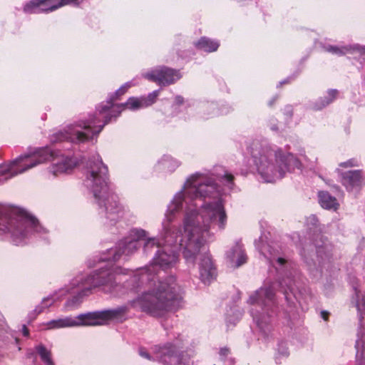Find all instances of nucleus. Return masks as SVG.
<instances>
[{
	"instance_id": "nucleus-1",
	"label": "nucleus",
	"mask_w": 365,
	"mask_h": 365,
	"mask_svg": "<svg viewBox=\"0 0 365 365\" xmlns=\"http://www.w3.org/2000/svg\"><path fill=\"white\" fill-rule=\"evenodd\" d=\"M220 195L207 175L196 173L187 178L170 202L166 213L171 222L177 212L185 209L182 225L165 227L163 244L153 259L155 265L163 269L173 267L178 262L179 250L187 263L195 262L200 249L212 240L211 230L217 226L223 230L227 225V216Z\"/></svg>"
},
{
	"instance_id": "nucleus-2",
	"label": "nucleus",
	"mask_w": 365,
	"mask_h": 365,
	"mask_svg": "<svg viewBox=\"0 0 365 365\" xmlns=\"http://www.w3.org/2000/svg\"><path fill=\"white\" fill-rule=\"evenodd\" d=\"M137 248V239L134 235L133 237H127L120 242L118 246L112 247L103 254L101 260L106 262L107 264L101 266L98 269L91 272L90 274H81L77 276L71 282L73 287H78V293L76 296L66 301L65 303V309L71 311L81 304L82 299L85 296L91 294L95 288H100L101 290L106 294H109L115 297H120L128 292L119 284L116 282L117 274H130L132 277L128 283L131 287L130 292L133 294L137 292L135 274L134 272H130L128 269H123L119 267H114L113 262H118L120 260H127L128 256L134 253Z\"/></svg>"
},
{
	"instance_id": "nucleus-3",
	"label": "nucleus",
	"mask_w": 365,
	"mask_h": 365,
	"mask_svg": "<svg viewBox=\"0 0 365 365\" xmlns=\"http://www.w3.org/2000/svg\"><path fill=\"white\" fill-rule=\"evenodd\" d=\"M133 86H135L133 81L125 83L109 96L106 102L100 104L96 111L89 115L88 119H81L67 125L63 130L53 133L50 136V140L52 143L66 140L73 143H82L97 137L103 127L113 118H117L123 110L137 109L135 97L130 98L125 103L113 104V101L119 99Z\"/></svg>"
},
{
	"instance_id": "nucleus-4",
	"label": "nucleus",
	"mask_w": 365,
	"mask_h": 365,
	"mask_svg": "<svg viewBox=\"0 0 365 365\" xmlns=\"http://www.w3.org/2000/svg\"><path fill=\"white\" fill-rule=\"evenodd\" d=\"M83 184L93 194L106 224L114 225L124 217L125 209L108 185V168L98 153L88 163Z\"/></svg>"
},
{
	"instance_id": "nucleus-5",
	"label": "nucleus",
	"mask_w": 365,
	"mask_h": 365,
	"mask_svg": "<svg viewBox=\"0 0 365 365\" xmlns=\"http://www.w3.org/2000/svg\"><path fill=\"white\" fill-rule=\"evenodd\" d=\"M51 161L49 175L56 177L66 174L77 166L78 160L69 154L48 147L36 148L32 153L21 155L8 165L0 166V183L46 161Z\"/></svg>"
},
{
	"instance_id": "nucleus-6",
	"label": "nucleus",
	"mask_w": 365,
	"mask_h": 365,
	"mask_svg": "<svg viewBox=\"0 0 365 365\" xmlns=\"http://www.w3.org/2000/svg\"><path fill=\"white\" fill-rule=\"evenodd\" d=\"M257 172L266 182H274L282 178L287 171L300 168L301 163L291 153L282 154L266 140H253L248 148Z\"/></svg>"
},
{
	"instance_id": "nucleus-7",
	"label": "nucleus",
	"mask_w": 365,
	"mask_h": 365,
	"mask_svg": "<svg viewBox=\"0 0 365 365\" xmlns=\"http://www.w3.org/2000/svg\"><path fill=\"white\" fill-rule=\"evenodd\" d=\"M182 299V289L173 276L154 281L138 298L141 311L153 317H162L175 309Z\"/></svg>"
},
{
	"instance_id": "nucleus-8",
	"label": "nucleus",
	"mask_w": 365,
	"mask_h": 365,
	"mask_svg": "<svg viewBox=\"0 0 365 365\" xmlns=\"http://www.w3.org/2000/svg\"><path fill=\"white\" fill-rule=\"evenodd\" d=\"M135 299L113 309H106L51 320L45 324L46 329H58L76 327H96L108 324L112 321L123 322Z\"/></svg>"
},
{
	"instance_id": "nucleus-9",
	"label": "nucleus",
	"mask_w": 365,
	"mask_h": 365,
	"mask_svg": "<svg viewBox=\"0 0 365 365\" xmlns=\"http://www.w3.org/2000/svg\"><path fill=\"white\" fill-rule=\"evenodd\" d=\"M8 234L16 245L28 243L33 237L48 239V230L39 224L29 213L21 211L16 217L8 219L0 217V236Z\"/></svg>"
},
{
	"instance_id": "nucleus-10",
	"label": "nucleus",
	"mask_w": 365,
	"mask_h": 365,
	"mask_svg": "<svg viewBox=\"0 0 365 365\" xmlns=\"http://www.w3.org/2000/svg\"><path fill=\"white\" fill-rule=\"evenodd\" d=\"M182 339H177L174 344L168 343L164 346L159 348L155 354V358L165 365H192L190 359H187L184 354L178 355L173 347H180Z\"/></svg>"
},
{
	"instance_id": "nucleus-11",
	"label": "nucleus",
	"mask_w": 365,
	"mask_h": 365,
	"mask_svg": "<svg viewBox=\"0 0 365 365\" xmlns=\"http://www.w3.org/2000/svg\"><path fill=\"white\" fill-rule=\"evenodd\" d=\"M142 76L150 81L161 86H167L175 83L181 78L179 71L168 68L159 67L142 73Z\"/></svg>"
},
{
	"instance_id": "nucleus-12",
	"label": "nucleus",
	"mask_w": 365,
	"mask_h": 365,
	"mask_svg": "<svg viewBox=\"0 0 365 365\" xmlns=\"http://www.w3.org/2000/svg\"><path fill=\"white\" fill-rule=\"evenodd\" d=\"M200 278L201 281L205 284H210L217 276L216 268L213 264L211 256L206 253L200 259Z\"/></svg>"
},
{
	"instance_id": "nucleus-13",
	"label": "nucleus",
	"mask_w": 365,
	"mask_h": 365,
	"mask_svg": "<svg viewBox=\"0 0 365 365\" xmlns=\"http://www.w3.org/2000/svg\"><path fill=\"white\" fill-rule=\"evenodd\" d=\"M274 294L271 287H262L250 297L248 302L250 304L269 307L274 304Z\"/></svg>"
},
{
	"instance_id": "nucleus-14",
	"label": "nucleus",
	"mask_w": 365,
	"mask_h": 365,
	"mask_svg": "<svg viewBox=\"0 0 365 365\" xmlns=\"http://www.w3.org/2000/svg\"><path fill=\"white\" fill-rule=\"evenodd\" d=\"M163 244V233L160 239L148 237L147 232L143 230H138V245H143V251L148 254L154 250H159Z\"/></svg>"
},
{
	"instance_id": "nucleus-15",
	"label": "nucleus",
	"mask_w": 365,
	"mask_h": 365,
	"mask_svg": "<svg viewBox=\"0 0 365 365\" xmlns=\"http://www.w3.org/2000/svg\"><path fill=\"white\" fill-rule=\"evenodd\" d=\"M227 257L233 267H239L247 261V256L245 253L243 246L240 242L235 245L227 252Z\"/></svg>"
},
{
	"instance_id": "nucleus-16",
	"label": "nucleus",
	"mask_w": 365,
	"mask_h": 365,
	"mask_svg": "<svg viewBox=\"0 0 365 365\" xmlns=\"http://www.w3.org/2000/svg\"><path fill=\"white\" fill-rule=\"evenodd\" d=\"M341 175V182L347 190L360 185L362 176L360 170H351Z\"/></svg>"
},
{
	"instance_id": "nucleus-17",
	"label": "nucleus",
	"mask_w": 365,
	"mask_h": 365,
	"mask_svg": "<svg viewBox=\"0 0 365 365\" xmlns=\"http://www.w3.org/2000/svg\"><path fill=\"white\" fill-rule=\"evenodd\" d=\"M44 13H50L66 5H79L82 0H41Z\"/></svg>"
},
{
	"instance_id": "nucleus-18",
	"label": "nucleus",
	"mask_w": 365,
	"mask_h": 365,
	"mask_svg": "<svg viewBox=\"0 0 365 365\" xmlns=\"http://www.w3.org/2000/svg\"><path fill=\"white\" fill-rule=\"evenodd\" d=\"M319 202L321 206L325 209L336 210L338 203L336 199L332 197L329 192L321 191L319 192Z\"/></svg>"
},
{
	"instance_id": "nucleus-19",
	"label": "nucleus",
	"mask_w": 365,
	"mask_h": 365,
	"mask_svg": "<svg viewBox=\"0 0 365 365\" xmlns=\"http://www.w3.org/2000/svg\"><path fill=\"white\" fill-rule=\"evenodd\" d=\"M220 44L217 41L211 40L206 37H202L195 43V46L197 48L206 52L215 51L218 48Z\"/></svg>"
},
{
	"instance_id": "nucleus-20",
	"label": "nucleus",
	"mask_w": 365,
	"mask_h": 365,
	"mask_svg": "<svg viewBox=\"0 0 365 365\" xmlns=\"http://www.w3.org/2000/svg\"><path fill=\"white\" fill-rule=\"evenodd\" d=\"M355 297H356V307L359 314V322L361 327L365 329V314H363L364 310V299L361 292L355 288Z\"/></svg>"
},
{
	"instance_id": "nucleus-21",
	"label": "nucleus",
	"mask_w": 365,
	"mask_h": 365,
	"mask_svg": "<svg viewBox=\"0 0 365 365\" xmlns=\"http://www.w3.org/2000/svg\"><path fill=\"white\" fill-rule=\"evenodd\" d=\"M23 10L26 14L44 13L41 0H31L26 2Z\"/></svg>"
},
{
	"instance_id": "nucleus-22",
	"label": "nucleus",
	"mask_w": 365,
	"mask_h": 365,
	"mask_svg": "<svg viewBox=\"0 0 365 365\" xmlns=\"http://www.w3.org/2000/svg\"><path fill=\"white\" fill-rule=\"evenodd\" d=\"M252 314L257 325L262 332L266 334L270 330V319L269 317L263 316L261 317L257 313H254L253 311H252Z\"/></svg>"
},
{
	"instance_id": "nucleus-23",
	"label": "nucleus",
	"mask_w": 365,
	"mask_h": 365,
	"mask_svg": "<svg viewBox=\"0 0 365 365\" xmlns=\"http://www.w3.org/2000/svg\"><path fill=\"white\" fill-rule=\"evenodd\" d=\"M217 179L225 184L226 189L230 190L234 186V176L228 173L227 170H223L222 173L217 171L215 174Z\"/></svg>"
},
{
	"instance_id": "nucleus-24",
	"label": "nucleus",
	"mask_w": 365,
	"mask_h": 365,
	"mask_svg": "<svg viewBox=\"0 0 365 365\" xmlns=\"http://www.w3.org/2000/svg\"><path fill=\"white\" fill-rule=\"evenodd\" d=\"M356 358L362 365H365V342L363 334H358V339L356 341Z\"/></svg>"
},
{
	"instance_id": "nucleus-25",
	"label": "nucleus",
	"mask_w": 365,
	"mask_h": 365,
	"mask_svg": "<svg viewBox=\"0 0 365 365\" xmlns=\"http://www.w3.org/2000/svg\"><path fill=\"white\" fill-rule=\"evenodd\" d=\"M57 299L58 297L56 294L43 298L41 302L35 308L34 312L36 314L43 312L46 309L52 306Z\"/></svg>"
},
{
	"instance_id": "nucleus-26",
	"label": "nucleus",
	"mask_w": 365,
	"mask_h": 365,
	"mask_svg": "<svg viewBox=\"0 0 365 365\" xmlns=\"http://www.w3.org/2000/svg\"><path fill=\"white\" fill-rule=\"evenodd\" d=\"M338 96V91L335 89L329 90L325 100L320 99V101L314 106L316 110H320L331 103Z\"/></svg>"
},
{
	"instance_id": "nucleus-27",
	"label": "nucleus",
	"mask_w": 365,
	"mask_h": 365,
	"mask_svg": "<svg viewBox=\"0 0 365 365\" xmlns=\"http://www.w3.org/2000/svg\"><path fill=\"white\" fill-rule=\"evenodd\" d=\"M159 91H155L149 93L147 96L138 98V108L140 107H147L155 103L158 96Z\"/></svg>"
},
{
	"instance_id": "nucleus-28",
	"label": "nucleus",
	"mask_w": 365,
	"mask_h": 365,
	"mask_svg": "<svg viewBox=\"0 0 365 365\" xmlns=\"http://www.w3.org/2000/svg\"><path fill=\"white\" fill-rule=\"evenodd\" d=\"M36 350L40 355V357L43 362L46 365H54L51 356V352L46 349L43 346L40 345L36 347Z\"/></svg>"
},
{
	"instance_id": "nucleus-29",
	"label": "nucleus",
	"mask_w": 365,
	"mask_h": 365,
	"mask_svg": "<svg viewBox=\"0 0 365 365\" xmlns=\"http://www.w3.org/2000/svg\"><path fill=\"white\" fill-rule=\"evenodd\" d=\"M256 246L259 251L267 259L269 263H272L275 259L272 254V248L268 244H262V245L256 243Z\"/></svg>"
},
{
	"instance_id": "nucleus-30",
	"label": "nucleus",
	"mask_w": 365,
	"mask_h": 365,
	"mask_svg": "<svg viewBox=\"0 0 365 365\" xmlns=\"http://www.w3.org/2000/svg\"><path fill=\"white\" fill-rule=\"evenodd\" d=\"M351 49V46L339 47L336 46H328L324 47V50L332 54L342 56L348 53Z\"/></svg>"
},
{
	"instance_id": "nucleus-31",
	"label": "nucleus",
	"mask_w": 365,
	"mask_h": 365,
	"mask_svg": "<svg viewBox=\"0 0 365 365\" xmlns=\"http://www.w3.org/2000/svg\"><path fill=\"white\" fill-rule=\"evenodd\" d=\"M161 163L168 171H173L180 165L179 162L175 159L163 160Z\"/></svg>"
},
{
	"instance_id": "nucleus-32",
	"label": "nucleus",
	"mask_w": 365,
	"mask_h": 365,
	"mask_svg": "<svg viewBox=\"0 0 365 365\" xmlns=\"http://www.w3.org/2000/svg\"><path fill=\"white\" fill-rule=\"evenodd\" d=\"M341 167L344 168H350V167H354L358 166V161L356 159H350L346 162L341 163L339 165Z\"/></svg>"
},
{
	"instance_id": "nucleus-33",
	"label": "nucleus",
	"mask_w": 365,
	"mask_h": 365,
	"mask_svg": "<svg viewBox=\"0 0 365 365\" xmlns=\"http://www.w3.org/2000/svg\"><path fill=\"white\" fill-rule=\"evenodd\" d=\"M139 354L142 357H143V358H145V359H146L148 360H151V359H152V356H150V354L146 351H145V350H140V352H139Z\"/></svg>"
},
{
	"instance_id": "nucleus-34",
	"label": "nucleus",
	"mask_w": 365,
	"mask_h": 365,
	"mask_svg": "<svg viewBox=\"0 0 365 365\" xmlns=\"http://www.w3.org/2000/svg\"><path fill=\"white\" fill-rule=\"evenodd\" d=\"M229 350L227 348H222L220 349V354L221 356H225L228 354Z\"/></svg>"
},
{
	"instance_id": "nucleus-35",
	"label": "nucleus",
	"mask_w": 365,
	"mask_h": 365,
	"mask_svg": "<svg viewBox=\"0 0 365 365\" xmlns=\"http://www.w3.org/2000/svg\"><path fill=\"white\" fill-rule=\"evenodd\" d=\"M175 102L178 104H182L183 103V98L181 96H176Z\"/></svg>"
},
{
	"instance_id": "nucleus-36",
	"label": "nucleus",
	"mask_w": 365,
	"mask_h": 365,
	"mask_svg": "<svg viewBox=\"0 0 365 365\" xmlns=\"http://www.w3.org/2000/svg\"><path fill=\"white\" fill-rule=\"evenodd\" d=\"M22 332H23L24 336H27L29 335V330L26 327L25 325L23 327Z\"/></svg>"
},
{
	"instance_id": "nucleus-37",
	"label": "nucleus",
	"mask_w": 365,
	"mask_h": 365,
	"mask_svg": "<svg viewBox=\"0 0 365 365\" xmlns=\"http://www.w3.org/2000/svg\"><path fill=\"white\" fill-rule=\"evenodd\" d=\"M277 262L280 264L282 265L285 263V259L282 257H278L277 258Z\"/></svg>"
},
{
	"instance_id": "nucleus-38",
	"label": "nucleus",
	"mask_w": 365,
	"mask_h": 365,
	"mask_svg": "<svg viewBox=\"0 0 365 365\" xmlns=\"http://www.w3.org/2000/svg\"><path fill=\"white\" fill-rule=\"evenodd\" d=\"M321 314H322V317L324 318V319H325V320L327 319L328 313L327 312L322 311Z\"/></svg>"
},
{
	"instance_id": "nucleus-39",
	"label": "nucleus",
	"mask_w": 365,
	"mask_h": 365,
	"mask_svg": "<svg viewBox=\"0 0 365 365\" xmlns=\"http://www.w3.org/2000/svg\"><path fill=\"white\" fill-rule=\"evenodd\" d=\"M281 354L283 355V356H287L288 355V351L287 350V349H283V350L281 351Z\"/></svg>"
},
{
	"instance_id": "nucleus-40",
	"label": "nucleus",
	"mask_w": 365,
	"mask_h": 365,
	"mask_svg": "<svg viewBox=\"0 0 365 365\" xmlns=\"http://www.w3.org/2000/svg\"><path fill=\"white\" fill-rule=\"evenodd\" d=\"M309 219H310V220H312V222H317V218H316V217H315L314 215H312V216H310V217H309Z\"/></svg>"
},
{
	"instance_id": "nucleus-41",
	"label": "nucleus",
	"mask_w": 365,
	"mask_h": 365,
	"mask_svg": "<svg viewBox=\"0 0 365 365\" xmlns=\"http://www.w3.org/2000/svg\"><path fill=\"white\" fill-rule=\"evenodd\" d=\"M361 53H365V47L364 48H361Z\"/></svg>"
},
{
	"instance_id": "nucleus-42",
	"label": "nucleus",
	"mask_w": 365,
	"mask_h": 365,
	"mask_svg": "<svg viewBox=\"0 0 365 365\" xmlns=\"http://www.w3.org/2000/svg\"><path fill=\"white\" fill-rule=\"evenodd\" d=\"M288 289H289V290H290V292H292V291H293L292 288V287H291V286H289V285H288Z\"/></svg>"
},
{
	"instance_id": "nucleus-43",
	"label": "nucleus",
	"mask_w": 365,
	"mask_h": 365,
	"mask_svg": "<svg viewBox=\"0 0 365 365\" xmlns=\"http://www.w3.org/2000/svg\"><path fill=\"white\" fill-rule=\"evenodd\" d=\"M354 49H359V46H356L354 47Z\"/></svg>"
},
{
	"instance_id": "nucleus-44",
	"label": "nucleus",
	"mask_w": 365,
	"mask_h": 365,
	"mask_svg": "<svg viewBox=\"0 0 365 365\" xmlns=\"http://www.w3.org/2000/svg\"><path fill=\"white\" fill-rule=\"evenodd\" d=\"M271 128H272V130H275L277 129L275 126H273V127H272Z\"/></svg>"
},
{
	"instance_id": "nucleus-45",
	"label": "nucleus",
	"mask_w": 365,
	"mask_h": 365,
	"mask_svg": "<svg viewBox=\"0 0 365 365\" xmlns=\"http://www.w3.org/2000/svg\"><path fill=\"white\" fill-rule=\"evenodd\" d=\"M336 171H337L339 173H340V170H339V169H337V170H336Z\"/></svg>"
}]
</instances>
